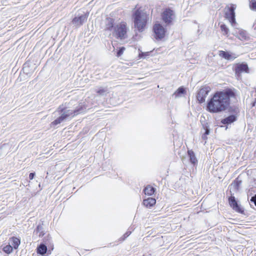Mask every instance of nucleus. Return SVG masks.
I'll return each mask as SVG.
<instances>
[{"mask_svg":"<svg viewBox=\"0 0 256 256\" xmlns=\"http://www.w3.org/2000/svg\"><path fill=\"white\" fill-rule=\"evenodd\" d=\"M234 96V94L230 89L218 92L208 102L207 109L214 113L225 110L230 104V98Z\"/></svg>","mask_w":256,"mask_h":256,"instance_id":"nucleus-1","label":"nucleus"},{"mask_svg":"<svg viewBox=\"0 0 256 256\" xmlns=\"http://www.w3.org/2000/svg\"><path fill=\"white\" fill-rule=\"evenodd\" d=\"M80 110H66L63 105L60 106L55 112H58L60 116L52 122L54 126L60 124L69 118L73 117L80 112Z\"/></svg>","mask_w":256,"mask_h":256,"instance_id":"nucleus-2","label":"nucleus"},{"mask_svg":"<svg viewBox=\"0 0 256 256\" xmlns=\"http://www.w3.org/2000/svg\"><path fill=\"white\" fill-rule=\"evenodd\" d=\"M133 18L134 26L139 32H142L148 20V14L144 10L138 9L134 12Z\"/></svg>","mask_w":256,"mask_h":256,"instance_id":"nucleus-3","label":"nucleus"},{"mask_svg":"<svg viewBox=\"0 0 256 256\" xmlns=\"http://www.w3.org/2000/svg\"><path fill=\"white\" fill-rule=\"evenodd\" d=\"M129 27L125 22L116 24L112 32V34L116 38L123 40L128 38Z\"/></svg>","mask_w":256,"mask_h":256,"instance_id":"nucleus-4","label":"nucleus"},{"mask_svg":"<svg viewBox=\"0 0 256 256\" xmlns=\"http://www.w3.org/2000/svg\"><path fill=\"white\" fill-rule=\"evenodd\" d=\"M154 37L158 40H160L165 36L166 30L161 24L156 23L153 26Z\"/></svg>","mask_w":256,"mask_h":256,"instance_id":"nucleus-5","label":"nucleus"},{"mask_svg":"<svg viewBox=\"0 0 256 256\" xmlns=\"http://www.w3.org/2000/svg\"><path fill=\"white\" fill-rule=\"evenodd\" d=\"M236 8V6L232 4L228 6L225 8L226 18L229 20L232 26L236 23L234 12Z\"/></svg>","mask_w":256,"mask_h":256,"instance_id":"nucleus-6","label":"nucleus"},{"mask_svg":"<svg viewBox=\"0 0 256 256\" xmlns=\"http://www.w3.org/2000/svg\"><path fill=\"white\" fill-rule=\"evenodd\" d=\"M210 90V88L209 86H204L200 89L196 96L197 100L200 103H202L205 101L206 98Z\"/></svg>","mask_w":256,"mask_h":256,"instance_id":"nucleus-7","label":"nucleus"},{"mask_svg":"<svg viewBox=\"0 0 256 256\" xmlns=\"http://www.w3.org/2000/svg\"><path fill=\"white\" fill-rule=\"evenodd\" d=\"M173 11L170 9H166L162 14V18L166 24H170L172 20Z\"/></svg>","mask_w":256,"mask_h":256,"instance_id":"nucleus-8","label":"nucleus"},{"mask_svg":"<svg viewBox=\"0 0 256 256\" xmlns=\"http://www.w3.org/2000/svg\"><path fill=\"white\" fill-rule=\"evenodd\" d=\"M88 17V14H84L79 16H76L72 20V24L76 26H80L86 20Z\"/></svg>","mask_w":256,"mask_h":256,"instance_id":"nucleus-9","label":"nucleus"},{"mask_svg":"<svg viewBox=\"0 0 256 256\" xmlns=\"http://www.w3.org/2000/svg\"><path fill=\"white\" fill-rule=\"evenodd\" d=\"M229 204L230 206L236 212H242V210L240 206L238 205L235 198L234 196H231L228 198Z\"/></svg>","mask_w":256,"mask_h":256,"instance_id":"nucleus-10","label":"nucleus"},{"mask_svg":"<svg viewBox=\"0 0 256 256\" xmlns=\"http://www.w3.org/2000/svg\"><path fill=\"white\" fill-rule=\"evenodd\" d=\"M94 92L100 96H106L110 92L109 88L108 86H96L94 89Z\"/></svg>","mask_w":256,"mask_h":256,"instance_id":"nucleus-11","label":"nucleus"},{"mask_svg":"<svg viewBox=\"0 0 256 256\" xmlns=\"http://www.w3.org/2000/svg\"><path fill=\"white\" fill-rule=\"evenodd\" d=\"M248 65L244 63L237 64L235 68V72L237 75H239L243 72H248Z\"/></svg>","mask_w":256,"mask_h":256,"instance_id":"nucleus-12","label":"nucleus"},{"mask_svg":"<svg viewBox=\"0 0 256 256\" xmlns=\"http://www.w3.org/2000/svg\"><path fill=\"white\" fill-rule=\"evenodd\" d=\"M114 20L110 18H108L105 20V28L106 30H110L112 32L114 24Z\"/></svg>","mask_w":256,"mask_h":256,"instance_id":"nucleus-13","label":"nucleus"},{"mask_svg":"<svg viewBox=\"0 0 256 256\" xmlns=\"http://www.w3.org/2000/svg\"><path fill=\"white\" fill-rule=\"evenodd\" d=\"M220 56L227 60H234L237 56L233 54H231L228 52L221 50L220 52Z\"/></svg>","mask_w":256,"mask_h":256,"instance_id":"nucleus-14","label":"nucleus"},{"mask_svg":"<svg viewBox=\"0 0 256 256\" xmlns=\"http://www.w3.org/2000/svg\"><path fill=\"white\" fill-rule=\"evenodd\" d=\"M156 200L152 198H148L144 200L143 202L144 205L147 208H150L156 204Z\"/></svg>","mask_w":256,"mask_h":256,"instance_id":"nucleus-15","label":"nucleus"},{"mask_svg":"<svg viewBox=\"0 0 256 256\" xmlns=\"http://www.w3.org/2000/svg\"><path fill=\"white\" fill-rule=\"evenodd\" d=\"M48 250L47 246L43 244H40L37 248L36 252L38 254L44 256Z\"/></svg>","mask_w":256,"mask_h":256,"instance_id":"nucleus-16","label":"nucleus"},{"mask_svg":"<svg viewBox=\"0 0 256 256\" xmlns=\"http://www.w3.org/2000/svg\"><path fill=\"white\" fill-rule=\"evenodd\" d=\"M188 154L190 158V162L194 165L196 164L197 163L198 160L194 152L192 150H189L188 152Z\"/></svg>","mask_w":256,"mask_h":256,"instance_id":"nucleus-17","label":"nucleus"},{"mask_svg":"<svg viewBox=\"0 0 256 256\" xmlns=\"http://www.w3.org/2000/svg\"><path fill=\"white\" fill-rule=\"evenodd\" d=\"M236 117L234 115H231L222 120L221 122L223 124H230L236 120Z\"/></svg>","mask_w":256,"mask_h":256,"instance_id":"nucleus-18","label":"nucleus"},{"mask_svg":"<svg viewBox=\"0 0 256 256\" xmlns=\"http://www.w3.org/2000/svg\"><path fill=\"white\" fill-rule=\"evenodd\" d=\"M155 190V188L152 186L150 185H148L144 188V192L145 194L152 196L154 194Z\"/></svg>","mask_w":256,"mask_h":256,"instance_id":"nucleus-19","label":"nucleus"},{"mask_svg":"<svg viewBox=\"0 0 256 256\" xmlns=\"http://www.w3.org/2000/svg\"><path fill=\"white\" fill-rule=\"evenodd\" d=\"M11 241L12 246V248L15 249L18 248L20 243V240L17 238L12 237L11 238Z\"/></svg>","mask_w":256,"mask_h":256,"instance_id":"nucleus-20","label":"nucleus"},{"mask_svg":"<svg viewBox=\"0 0 256 256\" xmlns=\"http://www.w3.org/2000/svg\"><path fill=\"white\" fill-rule=\"evenodd\" d=\"M186 90L184 88L182 87H180L174 93V95L175 96V98H176L181 96V94H184Z\"/></svg>","mask_w":256,"mask_h":256,"instance_id":"nucleus-21","label":"nucleus"},{"mask_svg":"<svg viewBox=\"0 0 256 256\" xmlns=\"http://www.w3.org/2000/svg\"><path fill=\"white\" fill-rule=\"evenodd\" d=\"M36 234H39L40 237H42L44 234L43 230V227L42 226L40 225L38 226L36 229Z\"/></svg>","mask_w":256,"mask_h":256,"instance_id":"nucleus-22","label":"nucleus"},{"mask_svg":"<svg viewBox=\"0 0 256 256\" xmlns=\"http://www.w3.org/2000/svg\"><path fill=\"white\" fill-rule=\"evenodd\" d=\"M241 183L242 182L240 180H238V179H236L235 180H234L231 184V187L233 188L234 189H238Z\"/></svg>","mask_w":256,"mask_h":256,"instance_id":"nucleus-23","label":"nucleus"},{"mask_svg":"<svg viewBox=\"0 0 256 256\" xmlns=\"http://www.w3.org/2000/svg\"><path fill=\"white\" fill-rule=\"evenodd\" d=\"M13 248L10 245H7L3 248V250L6 254H9L12 252Z\"/></svg>","mask_w":256,"mask_h":256,"instance_id":"nucleus-24","label":"nucleus"},{"mask_svg":"<svg viewBox=\"0 0 256 256\" xmlns=\"http://www.w3.org/2000/svg\"><path fill=\"white\" fill-rule=\"evenodd\" d=\"M220 29L223 32L224 34L227 35L228 34L229 30L226 25L224 24H221Z\"/></svg>","mask_w":256,"mask_h":256,"instance_id":"nucleus-25","label":"nucleus"},{"mask_svg":"<svg viewBox=\"0 0 256 256\" xmlns=\"http://www.w3.org/2000/svg\"><path fill=\"white\" fill-rule=\"evenodd\" d=\"M250 8L256 12V0H251L250 2Z\"/></svg>","mask_w":256,"mask_h":256,"instance_id":"nucleus-26","label":"nucleus"},{"mask_svg":"<svg viewBox=\"0 0 256 256\" xmlns=\"http://www.w3.org/2000/svg\"><path fill=\"white\" fill-rule=\"evenodd\" d=\"M150 56V52H141L139 54L138 56L140 58H144Z\"/></svg>","mask_w":256,"mask_h":256,"instance_id":"nucleus-27","label":"nucleus"},{"mask_svg":"<svg viewBox=\"0 0 256 256\" xmlns=\"http://www.w3.org/2000/svg\"><path fill=\"white\" fill-rule=\"evenodd\" d=\"M124 50L125 48L124 47H122L121 48H120V49L117 52V56L119 57L121 55H122Z\"/></svg>","mask_w":256,"mask_h":256,"instance_id":"nucleus-28","label":"nucleus"},{"mask_svg":"<svg viewBox=\"0 0 256 256\" xmlns=\"http://www.w3.org/2000/svg\"><path fill=\"white\" fill-rule=\"evenodd\" d=\"M250 201L251 202H253L256 206V194L251 198Z\"/></svg>","mask_w":256,"mask_h":256,"instance_id":"nucleus-29","label":"nucleus"},{"mask_svg":"<svg viewBox=\"0 0 256 256\" xmlns=\"http://www.w3.org/2000/svg\"><path fill=\"white\" fill-rule=\"evenodd\" d=\"M204 129H205V132H204V134H206V135L209 134L210 130L208 128V126H206V128H204Z\"/></svg>","mask_w":256,"mask_h":256,"instance_id":"nucleus-30","label":"nucleus"},{"mask_svg":"<svg viewBox=\"0 0 256 256\" xmlns=\"http://www.w3.org/2000/svg\"><path fill=\"white\" fill-rule=\"evenodd\" d=\"M130 233H131L130 232H126L124 235V238H122V240H124L128 236H130Z\"/></svg>","mask_w":256,"mask_h":256,"instance_id":"nucleus-31","label":"nucleus"},{"mask_svg":"<svg viewBox=\"0 0 256 256\" xmlns=\"http://www.w3.org/2000/svg\"><path fill=\"white\" fill-rule=\"evenodd\" d=\"M35 176V173L34 172H31L30 173V175H29V178H30V180H32L34 178Z\"/></svg>","mask_w":256,"mask_h":256,"instance_id":"nucleus-32","label":"nucleus"},{"mask_svg":"<svg viewBox=\"0 0 256 256\" xmlns=\"http://www.w3.org/2000/svg\"><path fill=\"white\" fill-rule=\"evenodd\" d=\"M206 134H204L202 136V139L204 140H206L207 139V137H206Z\"/></svg>","mask_w":256,"mask_h":256,"instance_id":"nucleus-33","label":"nucleus"},{"mask_svg":"<svg viewBox=\"0 0 256 256\" xmlns=\"http://www.w3.org/2000/svg\"><path fill=\"white\" fill-rule=\"evenodd\" d=\"M182 162H184V158H182Z\"/></svg>","mask_w":256,"mask_h":256,"instance_id":"nucleus-34","label":"nucleus"}]
</instances>
